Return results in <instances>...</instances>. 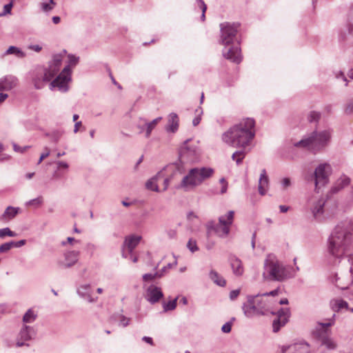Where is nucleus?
Listing matches in <instances>:
<instances>
[{
	"label": "nucleus",
	"instance_id": "1",
	"mask_svg": "<svg viewBox=\"0 0 353 353\" xmlns=\"http://www.w3.org/2000/svg\"><path fill=\"white\" fill-rule=\"evenodd\" d=\"M352 247V235L347 224L337 225L327 239V252L333 265L341 264L351 274H353V254L350 251Z\"/></svg>",
	"mask_w": 353,
	"mask_h": 353
},
{
	"label": "nucleus",
	"instance_id": "2",
	"mask_svg": "<svg viewBox=\"0 0 353 353\" xmlns=\"http://www.w3.org/2000/svg\"><path fill=\"white\" fill-rule=\"evenodd\" d=\"M254 127L253 119H243L222 134V141L230 146L246 149L254 138Z\"/></svg>",
	"mask_w": 353,
	"mask_h": 353
},
{
	"label": "nucleus",
	"instance_id": "3",
	"mask_svg": "<svg viewBox=\"0 0 353 353\" xmlns=\"http://www.w3.org/2000/svg\"><path fill=\"white\" fill-rule=\"evenodd\" d=\"M239 28V24L237 23L224 22L220 24V43L225 46L223 55L225 59L236 63H239L242 60L241 49L238 46L239 44L237 39Z\"/></svg>",
	"mask_w": 353,
	"mask_h": 353
},
{
	"label": "nucleus",
	"instance_id": "4",
	"mask_svg": "<svg viewBox=\"0 0 353 353\" xmlns=\"http://www.w3.org/2000/svg\"><path fill=\"white\" fill-rule=\"evenodd\" d=\"M333 129L327 128L321 131L314 130L306 134L294 145L296 148L307 149L314 154H316L325 149L331 143Z\"/></svg>",
	"mask_w": 353,
	"mask_h": 353
},
{
	"label": "nucleus",
	"instance_id": "5",
	"mask_svg": "<svg viewBox=\"0 0 353 353\" xmlns=\"http://www.w3.org/2000/svg\"><path fill=\"white\" fill-rule=\"evenodd\" d=\"M294 270L284 265L274 255L269 254L264 261L263 277L265 280L282 282L294 277Z\"/></svg>",
	"mask_w": 353,
	"mask_h": 353
},
{
	"label": "nucleus",
	"instance_id": "6",
	"mask_svg": "<svg viewBox=\"0 0 353 353\" xmlns=\"http://www.w3.org/2000/svg\"><path fill=\"white\" fill-rule=\"evenodd\" d=\"M214 170L210 167H196L191 168L184 176L181 183L176 186L177 189H182L188 192L201 185L203 181L211 178Z\"/></svg>",
	"mask_w": 353,
	"mask_h": 353
},
{
	"label": "nucleus",
	"instance_id": "7",
	"mask_svg": "<svg viewBox=\"0 0 353 353\" xmlns=\"http://www.w3.org/2000/svg\"><path fill=\"white\" fill-rule=\"evenodd\" d=\"M68 65H65L59 74L50 84V88L52 90L57 88L61 92H66L69 90L68 83L71 81L72 70L70 67L76 66L79 62V57L72 54L68 55Z\"/></svg>",
	"mask_w": 353,
	"mask_h": 353
},
{
	"label": "nucleus",
	"instance_id": "8",
	"mask_svg": "<svg viewBox=\"0 0 353 353\" xmlns=\"http://www.w3.org/2000/svg\"><path fill=\"white\" fill-rule=\"evenodd\" d=\"M334 324V321L330 319L327 323H319L312 332L314 338L319 340L321 345H325L328 350L336 348V343L333 339L330 337L328 327Z\"/></svg>",
	"mask_w": 353,
	"mask_h": 353
},
{
	"label": "nucleus",
	"instance_id": "9",
	"mask_svg": "<svg viewBox=\"0 0 353 353\" xmlns=\"http://www.w3.org/2000/svg\"><path fill=\"white\" fill-rule=\"evenodd\" d=\"M331 170V166L329 163H321L316 167L313 174L308 179V181L314 182L315 190L317 192L321 187L328 183Z\"/></svg>",
	"mask_w": 353,
	"mask_h": 353
},
{
	"label": "nucleus",
	"instance_id": "10",
	"mask_svg": "<svg viewBox=\"0 0 353 353\" xmlns=\"http://www.w3.org/2000/svg\"><path fill=\"white\" fill-rule=\"evenodd\" d=\"M31 81L37 90L43 88L46 84L52 79V75L43 66L36 67L31 72Z\"/></svg>",
	"mask_w": 353,
	"mask_h": 353
},
{
	"label": "nucleus",
	"instance_id": "11",
	"mask_svg": "<svg viewBox=\"0 0 353 353\" xmlns=\"http://www.w3.org/2000/svg\"><path fill=\"white\" fill-rule=\"evenodd\" d=\"M271 313L276 315V318L272 322V331L276 333L288 322L290 310L288 307L281 308L277 312H271Z\"/></svg>",
	"mask_w": 353,
	"mask_h": 353
},
{
	"label": "nucleus",
	"instance_id": "12",
	"mask_svg": "<svg viewBox=\"0 0 353 353\" xmlns=\"http://www.w3.org/2000/svg\"><path fill=\"white\" fill-rule=\"evenodd\" d=\"M325 202V199L323 197L312 199L309 202L308 208L315 219L321 218L324 212Z\"/></svg>",
	"mask_w": 353,
	"mask_h": 353
},
{
	"label": "nucleus",
	"instance_id": "13",
	"mask_svg": "<svg viewBox=\"0 0 353 353\" xmlns=\"http://www.w3.org/2000/svg\"><path fill=\"white\" fill-rule=\"evenodd\" d=\"M66 53V50H63L59 54H53L52 60L48 63V67L46 68L52 78L60 71L63 59Z\"/></svg>",
	"mask_w": 353,
	"mask_h": 353
},
{
	"label": "nucleus",
	"instance_id": "14",
	"mask_svg": "<svg viewBox=\"0 0 353 353\" xmlns=\"http://www.w3.org/2000/svg\"><path fill=\"white\" fill-rule=\"evenodd\" d=\"M35 335L36 332L32 327L24 325L19 333L16 343L17 347L28 346V344L26 343L25 341L32 339Z\"/></svg>",
	"mask_w": 353,
	"mask_h": 353
},
{
	"label": "nucleus",
	"instance_id": "15",
	"mask_svg": "<svg viewBox=\"0 0 353 353\" xmlns=\"http://www.w3.org/2000/svg\"><path fill=\"white\" fill-rule=\"evenodd\" d=\"M141 239V236L137 235L126 236L122 247V256L123 258H128V254L125 252L126 251H128L129 254L132 255L134 250L138 245Z\"/></svg>",
	"mask_w": 353,
	"mask_h": 353
},
{
	"label": "nucleus",
	"instance_id": "16",
	"mask_svg": "<svg viewBox=\"0 0 353 353\" xmlns=\"http://www.w3.org/2000/svg\"><path fill=\"white\" fill-rule=\"evenodd\" d=\"M243 310L247 317H252L254 315H263L261 307L256 306L254 299L252 296L248 297V301L243 305Z\"/></svg>",
	"mask_w": 353,
	"mask_h": 353
},
{
	"label": "nucleus",
	"instance_id": "17",
	"mask_svg": "<svg viewBox=\"0 0 353 353\" xmlns=\"http://www.w3.org/2000/svg\"><path fill=\"white\" fill-rule=\"evenodd\" d=\"M80 255V252L77 250L67 251L64 253L65 261H58L59 267L63 268H69L75 265Z\"/></svg>",
	"mask_w": 353,
	"mask_h": 353
},
{
	"label": "nucleus",
	"instance_id": "18",
	"mask_svg": "<svg viewBox=\"0 0 353 353\" xmlns=\"http://www.w3.org/2000/svg\"><path fill=\"white\" fill-rule=\"evenodd\" d=\"M207 228L209 232L212 231L221 238L227 237L230 232V228H228V226H223L214 221H209L207 224Z\"/></svg>",
	"mask_w": 353,
	"mask_h": 353
},
{
	"label": "nucleus",
	"instance_id": "19",
	"mask_svg": "<svg viewBox=\"0 0 353 353\" xmlns=\"http://www.w3.org/2000/svg\"><path fill=\"white\" fill-rule=\"evenodd\" d=\"M163 296L161 289L154 285H150L146 290L145 299L152 304L157 303Z\"/></svg>",
	"mask_w": 353,
	"mask_h": 353
},
{
	"label": "nucleus",
	"instance_id": "20",
	"mask_svg": "<svg viewBox=\"0 0 353 353\" xmlns=\"http://www.w3.org/2000/svg\"><path fill=\"white\" fill-rule=\"evenodd\" d=\"M282 353H308L309 345L306 343H294L281 347Z\"/></svg>",
	"mask_w": 353,
	"mask_h": 353
},
{
	"label": "nucleus",
	"instance_id": "21",
	"mask_svg": "<svg viewBox=\"0 0 353 353\" xmlns=\"http://www.w3.org/2000/svg\"><path fill=\"white\" fill-rule=\"evenodd\" d=\"M17 78L12 75H8L0 79V92L12 90L17 86Z\"/></svg>",
	"mask_w": 353,
	"mask_h": 353
},
{
	"label": "nucleus",
	"instance_id": "22",
	"mask_svg": "<svg viewBox=\"0 0 353 353\" xmlns=\"http://www.w3.org/2000/svg\"><path fill=\"white\" fill-rule=\"evenodd\" d=\"M77 292L79 296L88 300L90 303L96 302L98 299L97 297H92L91 285L90 284L81 285L77 288Z\"/></svg>",
	"mask_w": 353,
	"mask_h": 353
},
{
	"label": "nucleus",
	"instance_id": "23",
	"mask_svg": "<svg viewBox=\"0 0 353 353\" xmlns=\"http://www.w3.org/2000/svg\"><path fill=\"white\" fill-rule=\"evenodd\" d=\"M56 168L52 174V178L54 179H60L63 178L65 172H66L69 168L68 163L62 161H55Z\"/></svg>",
	"mask_w": 353,
	"mask_h": 353
},
{
	"label": "nucleus",
	"instance_id": "24",
	"mask_svg": "<svg viewBox=\"0 0 353 353\" xmlns=\"http://www.w3.org/2000/svg\"><path fill=\"white\" fill-rule=\"evenodd\" d=\"M229 262L233 273L236 276H241L243 273V267L241 261L234 255H230Z\"/></svg>",
	"mask_w": 353,
	"mask_h": 353
},
{
	"label": "nucleus",
	"instance_id": "25",
	"mask_svg": "<svg viewBox=\"0 0 353 353\" xmlns=\"http://www.w3.org/2000/svg\"><path fill=\"white\" fill-rule=\"evenodd\" d=\"M252 298L254 299L256 306L261 307V312H263V315L266 314L269 311L270 303L265 296H263V294H258L252 296Z\"/></svg>",
	"mask_w": 353,
	"mask_h": 353
},
{
	"label": "nucleus",
	"instance_id": "26",
	"mask_svg": "<svg viewBox=\"0 0 353 353\" xmlns=\"http://www.w3.org/2000/svg\"><path fill=\"white\" fill-rule=\"evenodd\" d=\"M269 183V179L267 175L266 171L263 169L261 171L259 180V192L262 196L265 195L267 192V188Z\"/></svg>",
	"mask_w": 353,
	"mask_h": 353
},
{
	"label": "nucleus",
	"instance_id": "27",
	"mask_svg": "<svg viewBox=\"0 0 353 353\" xmlns=\"http://www.w3.org/2000/svg\"><path fill=\"white\" fill-rule=\"evenodd\" d=\"M179 117L176 113H171L168 117V125L165 128L166 130L170 132H175L179 128Z\"/></svg>",
	"mask_w": 353,
	"mask_h": 353
},
{
	"label": "nucleus",
	"instance_id": "28",
	"mask_svg": "<svg viewBox=\"0 0 353 353\" xmlns=\"http://www.w3.org/2000/svg\"><path fill=\"white\" fill-rule=\"evenodd\" d=\"M234 218V212L233 210H230L227 212L226 214L220 216L219 217V223L223 225V226H228V228H230V226L232 225Z\"/></svg>",
	"mask_w": 353,
	"mask_h": 353
},
{
	"label": "nucleus",
	"instance_id": "29",
	"mask_svg": "<svg viewBox=\"0 0 353 353\" xmlns=\"http://www.w3.org/2000/svg\"><path fill=\"white\" fill-rule=\"evenodd\" d=\"M20 208L17 207L8 206L4 211L1 219L9 221L14 219L19 212Z\"/></svg>",
	"mask_w": 353,
	"mask_h": 353
},
{
	"label": "nucleus",
	"instance_id": "30",
	"mask_svg": "<svg viewBox=\"0 0 353 353\" xmlns=\"http://www.w3.org/2000/svg\"><path fill=\"white\" fill-rule=\"evenodd\" d=\"M209 277L216 285L221 287L225 285V280L215 270H212L210 272Z\"/></svg>",
	"mask_w": 353,
	"mask_h": 353
},
{
	"label": "nucleus",
	"instance_id": "31",
	"mask_svg": "<svg viewBox=\"0 0 353 353\" xmlns=\"http://www.w3.org/2000/svg\"><path fill=\"white\" fill-rule=\"evenodd\" d=\"M140 119L143 120L145 122V137L148 138V137H150L153 129L156 127L157 123L162 119V117H157L150 122H146L145 120L143 119Z\"/></svg>",
	"mask_w": 353,
	"mask_h": 353
},
{
	"label": "nucleus",
	"instance_id": "32",
	"mask_svg": "<svg viewBox=\"0 0 353 353\" xmlns=\"http://www.w3.org/2000/svg\"><path fill=\"white\" fill-rule=\"evenodd\" d=\"M161 175V172H158L157 175L149 179L145 183L146 188L154 192H159V186L157 183V181Z\"/></svg>",
	"mask_w": 353,
	"mask_h": 353
},
{
	"label": "nucleus",
	"instance_id": "33",
	"mask_svg": "<svg viewBox=\"0 0 353 353\" xmlns=\"http://www.w3.org/2000/svg\"><path fill=\"white\" fill-rule=\"evenodd\" d=\"M247 152L248 151L246 150V149L240 148L239 150H237L232 154V159L233 161H235L236 164L239 165L241 164Z\"/></svg>",
	"mask_w": 353,
	"mask_h": 353
},
{
	"label": "nucleus",
	"instance_id": "34",
	"mask_svg": "<svg viewBox=\"0 0 353 353\" xmlns=\"http://www.w3.org/2000/svg\"><path fill=\"white\" fill-rule=\"evenodd\" d=\"M8 54H14L19 58H23L26 57V53L21 50L19 48L16 46H10L8 49L4 52L3 56H6Z\"/></svg>",
	"mask_w": 353,
	"mask_h": 353
},
{
	"label": "nucleus",
	"instance_id": "35",
	"mask_svg": "<svg viewBox=\"0 0 353 353\" xmlns=\"http://www.w3.org/2000/svg\"><path fill=\"white\" fill-rule=\"evenodd\" d=\"M332 282L335 283L336 286L341 290H345L348 288L349 285L351 284L352 281L350 280L344 282V281L339 277L337 274H336L332 279Z\"/></svg>",
	"mask_w": 353,
	"mask_h": 353
},
{
	"label": "nucleus",
	"instance_id": "36",
	"mask_svg": "<svg viewBox=\"0 0 353 353\" xmlns=\"http://www.w3.org/2000/svg\"><path fill=\"white\" fill-rule=\"evenodd\" d=\"M350 183V179L346 176H343L338 181L336 186L334 187V192H337L343 188L347 186Z\"/></svg>",
	"mask_w": 353,
	"mask_h": 353
},
{
	"label": "nucleus",
	"instance_id": "37",
	"mask_svg": "<svg viewBox=\"0 0 353 353\" xmlns=\"http://www.w3.org/2000/svg\"><path fill=\"white\" fill-rule=\"evenodd\" d=\"M347 303L342 299H337L332 301V307L335 311H339L347 307Z\"/></svg>",
	"mask_w": 353,
	"mask_h": 353
},
{
	"label": "nucleus",
	"instance_id": "38",
	"mask_svg": "<svg viewBox=\"0 0 353 353\" xmlns=\"http://www.w3.org/2000/svg\"><path fill=\"white\" fill-rule=\"evenodd\" d=\"M56 6V3L54 0H49V2H42L40 3V8L44 12H50Z\"/></svg>",
	"mask_w": 353,
	"mask_h": 353
},
{
	"label": "nucleus",
	"instance_id": "39",
	"mask_svg": "<svg viewBox=\"0 0 353 353\" xmlns=\"http://www.w3.org/2000/svg\"><path fill=\"white\" fill-rule=\"evenodd\" d=\"M37 314H34V311L29 309L23 315V321L26 323H30L35 321Z\"/></svg>",
	"mask_w": 353,
	"mask_h": 353
},
{
	"label": "nucleus",
	"instance_id": "40",
	"mask_svg": "<svg viewBox=\"0 0 353 353\" xmlns=\"http://www.w3.org/2000/svg\"><path fill=\"white\" fill-rule=\"evenodd\" d=\"M321 117V114L319 112L311 111L307 115V120L310 123L315 122L319 123Z\"/></svg>",
	"mask_w": 353,
	"mask_h": 353
},
{
	"label": "nucleus",
	"instance_id": "41",
	"mask_svg": "<svg viewBox=\"0 0 353 353\" xmlns=\"http://www.w3.org/2000/svg\"><path fill=\"white\" fill-rule=\"evenodd\" d=\"M176 301L177 298H175L174 299L170 301L168 303H163V311L168 312L170 310H173L176 307Z\"/></svg>",
	"mask_w": 353,
	"mask_h": 353
},
{
	"label": "nucleus",
	"instance_id": "42",
	"mask_svg": "<svg viewBox=\"0 0 353 353\" xmlns=\"http://www.w3.org/2000/svg\"><path fill=\"white\" fill-rule=\"evenodd\" d=\"M6 236L14 237L17 236V234L12 231L9 228H4L2 229H0V238L3 239Z\"/></svg>",
	"mask_w": 353,
	"mask_h": 353
},
{
	"label": "nucleus",
	"instance_id": "43",
	"mask_svg": "<svg viewBox=\"0 0 353 353\" xmlns=\"http://www.w3.org/2000/svg\"><path fill=\"white\" fill-rule=\"evenodd\" d=\"M161 276H163L162 273H159V272H155L154 274L148 273V274H145L143 275V280L144 281H153L154 279H155L157 278H161Z\"/></svg>",
	"mask_w": 353,
	"mask_h": 353
},
{
	"label": "nucleus",
	"instance_id": "44",
	"mask_svg": "<svg viewBox=\"0 0 353 353\" xmlns=\"http://www.w3.org/2000/svg\"><path fill=\"white\" fill-rule=\"evenodd\" d=\"M344 113L347 115L353 114V98L348 100L344 105Z\"/></svg>",
	"mask_w": 353,
	"mask_h": 353
},
{
	"label": "nucleus",
	"instance_id": "45",
	"mask_svg": "<svg viewBox=\"0 0 353 353\" xmlns=\"http://www.w3.org/2000/svg\"><path fill=\"white\" fill-rule=\"evenodd\" d=\"M187 247L190 250V252H194L199 250V248L196 244V241L192 239H190L188 243Z\"/></svg>",
	"mask_w": 353,
	"mask_h": 353
},
{
	"label": "nucleus",
	"instance_id": "46",
	"mask_svg": "<svg viewBox=\"0 0 353 353\" xmlns=\"http://www.w3.org/2000/svg\"><path fill=\"white\" fill-rule=\"evenodd\" d=\"M190 140L188 139L184 141L183 146L181 148L180 150V157L181 159H184L188 153L190 152L189 148L187 146V143Z\"/></svg>",
	"mask_w": 353,
	"mask_h": 353
},
{
	"label": "nucleus",
	"instance_id": "47",
	"mask_svg": "<svg viewBox=\"0 0 353 353\" xmlns=\"http://www.w3.org/2000/svg\"><path fill=\"white\" fill-rule=\"evenodd\" d=\"M196 112H198V115L192 121V124L194 126H196L201 122V115L203 113V110L201 108H199V109L196 110Z\"/></svg>",
	"mask_w": 353,
	"mask_h": 353
},
{
	"label": "nucleus",
	"instance_id": "48",
	"mask_svg": "<svg viewBox=\"0 0 353 353\" xmlns=\"http://www.w3.org/2000/svg\"><path fill=\"white\" fill-rule=\"evenodd\" d=\"M347 30L350 34L353 33V11L351 12L348 19Z\"/></svg>",
	"mask_w": 353,
	"mask_h": 353
},
{
	"label": "nucleus",
	"instance_id": "49",
	"mask_svg": "<svg viewBox=\"0 0 353 353\" xmlns=\"http://www.w3.org/2000/svg\"><path fill=\"white\" fill-rule=\"evenodd\" d=\"M61 136H62V132H61L59 131H56V132H54L50 135V137L53 142L57 143L59 141Z\"/></svg>",
	"mask_w": 353,
	"mask_h": 353
},
{
	"label": "nucleus",
	"instance_id": "50",
	"mask_svg": "<svg viewBox=\"0 0 353 353\" xmlns=\"http://www.w3.org/2000/svg\"><path fill=\"white\" fill-rule=\"evenodd\" d=\"M219 182L222 185L220 193L221 194H225L227 192V190H228V182L226 181V180L224 178H221L219 180Z\"/></svg>",
	"mask_w": 353,
	"mask_h": 353
},
{
	"label": "nucleus",
	"instance_id": "51",
	"mask_svg": "<svg viewBox=\"0 0 353 353\" xmlns=\"http://www.w3.org/2000/svg\"><path fill=\"white\" fill-rule=\"evenodd\" d=\"M50 149L48 147H46L45 152L41 154L40 158L37 162V164H40L44 159H46L50 155Z\"/></svg>",
	"mask_w": 353,
	"mask_h": 353
},
{
	"label": "nucleus",
	"instance_id": "52",
	"mask_svg": "<svg viewBox=\"0 0 353 353\" xmlns=\"http://www.w3.org/2000/svg\"><path fill=\"white\" fill-rule=\"evenodd\" d=\"M42 201H43L42 197L39 196L38 198H36V199L29 201L27 203V205H40L42 203Z\"/></svg>",
	"mask_w": 353,
	"mask_h": 353
},
{
	"label": "nucleus",
	"instance_id": "53",
	"mask_svg": "<svg viewBox=\"0 0 353 353\" xmlns=\"http://www.w3.org/2000/svg\"><path fill=\"white\" fill-rule=\"evenodd\" d=\"M232 329V323L230 322L225 323L221 327V330L224 333L230 332Z\"/></svg>",
	"mask_w": 353,
	"mask_h": 353
},
{
	"label": "nucleus",
	"instance_id": "54",
	"mask_svg": "<svg viewBox=\"0 0 353 353\" xmlns=\"http://www.w3.org/2000/svg\"><path fill=\"white\" fill-rule=\"evenodd\" d=\"M281 185L283 187V189H286L288 188V187L290 186L291 185V181H290V179L289 178H284L282 179L281 182Z\"/></svg>",
	"mask_w": 353,
	"mask_h": 353
},
{
	"label": "nucleus",
	"instance_id": "55",
	"mask_svg": "<svg viewBox=\"0 0 353 353\" xmlns=\"http://www.w3.org/2000/svg\"><path fill=\"white\" fill-rule=\"evenodd\" d=\"M279 292H280L279 288H276L272 291H270V292L263 293V296H265V297L269 296H276L279 295Z\"/></svg>",
	"mask_w": 353,
	"mask_h": 353
},
{
	"label": "nucleus",
	"instance_id": "56",
	"mask_svg": "<svg viewBox=\"0 0 353 353\" xmlns=\"http://www.w3.org/2000/svg\"><path fill=\"white\" fill-rule=\"evenodd\" d=\"M130 319L124 316H121L119 324L123 327H126L129 325Z\"/></svg>",
	"mask_w": 353,
	"mask_h": 353
},
{
	"label": "nucleus",
	"instance_id": "57",
	"mask_svg": "<svg viewBox=\"0 0 353 353\" xmlns=\"http://www.w3.org/2000/svg\"><path fill=\"white\" fill-rule=\"evenodd\" d=\"M12 6L13 5H12V1L10 3L5 5L4 7H3V13L4 14L10 13L11 9L12 8Z\"/></svg>",
	"mask_w": 353,
	"mask_h": 353
},
{
	"label": "nucleus",
	"instance_id": "58",
	"mask_svg": "<svg viewBox=\"0 0 353 353\" xmlns=\"http://www.w3.org/2000/svg\"><path fill=\"white\" fill-rule=\"evenodd\" d=\"M10 250V245L7 243H3L0 245V252H6Z\"/></svg>",
	"mask_w": 353,
	"mask_h": 353
},
{
	"label": "nucleus",
	"instance_id": "59",
	"mask_svg": "<svg viewBox=\"0 0 353 353\" xmlns=\"http://www.w3.org/2000/svg\"><path fill=\"white\" fill-rule=\"evenodd\" d=\"M199 8L201 9V11H202V14L201 16V19L202 21H204L205 19V12H206V10H207V6L206 4H203V5H201V6H199Z\"/></svg>",
	"mask_w": 353,
	"mask_h": 353
},
{
	"label": "nucleus",
	"instance_id": "60",
	"mask_svg": "<svg viewBox=\"0 0 353 353\" xmlns=\"http://www.w3.org/2000/svg\"><path fill=\"white\" fill-rule=\"evenodd\" d=\"M239 293H240L239 290H234L231 291L230 293V299L231 300L235 299L239 295Z\"/></svg>",
	"mask_w": 353,
	"mask_h": 353
},
{
	"label": "nucleus",
	"instance_id": "61",
	"mask_svg": "<svg viewBox=\"0 0 353 353\" xmlns=\"http://www.w3.org/2000/svg\"><path fill=\"white\" fill-rule=\"evenodd\" d=\"M73 242L79 243V241L75 240L74 238L69 236V237L67 238L66 241H62L61 245L63 246H65L67 243H72Z\"/></svg>",
	"mask_w": 353,
	"mask_h": 353
},
{
	"label": "nucleus",
	"instance_id": "62",
	"mask_svg": "<svg viewBox=\"0 0 353 353\" xmlns=\"http://www.w3.org/2000/svg\"><path fill=\"white\" fill-rule=\"evenodd\" d=\"M336 78L341 77L343 79V80L344 81H345V85H347L348 81H347V78L345 77V74H343V72H341V71L339 72V73L336 74Z\"/></svg>",
	"mask_w": 353,
	"mask_h": 353
},
{
	"label": "nucleus",
	"instance_id": "63",
	"mask_svg": "<svg viewBox=\"0 0 353 353\" xmlns=\"http://www.w3.org/2000/svg\"><path fill=\"white\" fill-rule=\"evenodd\" d=\"M29 48L37 52H40L42 49L39 45H30Z\"/></svg>",
	"mask_w": 353,
	"mask_h": 353
},
{
	"label": "nucleus",
	"instance_id": "64",
	"mask_svg": "<svg viewBox=\"0 0 353 353\" xmlns=\"http://www.w3.org/2000/svg\"><path fill=\"white\" fill-rule=\"evenodd\" d=\"M188 220L192 221L194 218H197V216L193 212H189L187 214Z\"/></svg>",
	"mask_w": 353,
	"mask_h": 353
}]
</instances>
